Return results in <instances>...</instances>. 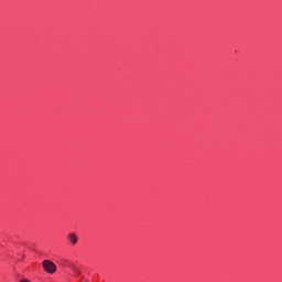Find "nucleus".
Listing matches in <instances>:
<instances>
[{"label":"nucleus","mask_w":282,"mask_h":282,"mask_svg":"<svg viewBox=\"0 0 282 282\" xmlns=\"http://www.w3.org/2000/svg\"><path fill=\"white\" fill-rule=\"evenodd\" d=\"M21 259H25V256H22Z\"/></svg>","instance_id":"20e7f679"},{"label":"nucleus","mask_w":282,"mask_h":282,"mask_svg":"<svg viewBox=\"0 0 282 282\" xmlns=\"http://www.w3.org/2000/svg\"><path fill=\"white\" fill-rule=\"evenodd\" d=\"M73 270H76V267H73Z\"/></svg>","instance_id":"39448f33"},{"label":"nucleus","mask_w":282,"mask_h":282,"mask_svg":"<svg viewBox=\"0 0 282 282\" xmlns=\"http://www.w3.org/2000/svg\"><path fill=\"white\" fill-rule=\"evenodd\" d=\"M42 267L47 274H54V272H56V264L52 260H44Z\"/></svg>","instance_id":"f257e3e1"},{"label":"nucleus","mask_w":282,"mask_h":282,"mask_svg":"<svg viewBox=\"0 0 282 282\" xmlns=\"http://www.w3.org/2000/svg\"><path fill=\"white\" fill-rule=\"evenodd\" d=\"M68 239L70 243H73V246H76V243H78V236H76V234H69Z\"/></svg>","instance_id":"f03ea898"},{"label":"nucleus","mask_w":282,"mask_h":282,"mask_svg":"<svg viewBox=\"0 0 282 282\" xmlns=\"http://www.w3.org/2000/svg\"><path fill=\"white\" fill-rule=\"evenodd\" d=\"M21 259H25V256H22Z\"/></svg>","instance_id":"7ed1b4c3"}]
</instances>
